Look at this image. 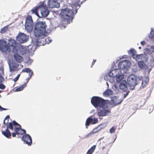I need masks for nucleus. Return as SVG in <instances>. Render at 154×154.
Segmentation results:
<instances>
[{"label":"nucleus","mask_w":154,"mask_h":154,"mask_svg":"<svg viewBox=\"0 0 154 154\" xmlns=\"http://www.w3.org/2000/svg\"><path fill=\"white\" fill-rule=\"evenodd\" d=\"M47 25L45 21H37L34 25L31 16H28L25 20V28L29 32H30L34 29V34L37 38H43L51 32L54 27H50L48 29Z\"/></svg>","instance_id":"obj_1"},{"label":"nucleus","mask_w":154,"mask_h":154,"mask_svg":"<svg viewBox=\"0 0 154 154\" xmlns=\"http://www.w3.org/2000/svg\"><path fill=\"white\" fill-rule=\"evenodd\" d=\"M74 13L73 10L66 8L61 9L60 14V17L63 23L69 24L74 19Z\"/></svg>","instance_id":"obj_2"},{"label":"nucleus","mask_w":154,"mask_h":154,"mask_svg":"<svg viewBox=\"0 0 154 154\" xmlns=\"http://www.w3.org/2000/svg\"><path fill=\"white\" fill-rule=\"evenodd\" d=\"M142 79V76H137L132 74L128 77L127 82L129 86V89L131 90L134 89L135 86L140 84Z\"/></svg>","instance_id":"obj_3"},{"label":"nucleus","mask_w":154,"mask_h":154,"mask_svg":"<svg viewBox=\"0 0 154 154\" xmlns=\"http://www.w3.org/2000/svg\"><path fill=\"white\" fill-rule=\"evenodd\" d=\"M91 102L92 104L95 107H99L103 108H106L108 106L107 101L99 97H92Z\"/></svg>","instance_id":"obj_4"},{"label":"nucleus","mask_w":154,"mask_h":154,"mask_svg":"<svg viewBox=\"0 0 154 154\" xmlns=\"http://www.w3.org/2000/svg\"><path fill=\"white\" fill-rule=\"evenodd\" d=\"M128 86L127 81L125 80H122L120 83L119 87L123 93L122 96L123 99L126 98L130 92L128 88Z\"/></svg>","instance_id":"obj_5"},{"label":"nucleus","mask_w":154,"mask_h":154,"mask_svg":"<svg viewBox=\"0 0 154 154\" xmlns=\"http://www.w3.org/2000/svg\"><path fill=\"white\" fill-rule=\"evenodd\" d=\"M112 72L117 83H120L123 80L124 75L122 74L121 71L120 69H115V71H113Z\"/></svg>","instance_id":"obj_6"},{"label":"nucleus","mask_w":154,"mask_h":154,"mask_svg":"<svg viewBox=\"0 0 154 154\" xmlns=\"http://www.w3.org/2000/svg\"><path fill=\"white\" fill-rule=\"evenodd\" d=\"M29 38L27 35L21 32L19 33L16 37L17 41L21 44L26 42L28 40Z\"/></svg>","instance_id":"obj_7"},{"label":"nucleus","mask_w":154,"mask_h":154,"mask_svg":"<svg viewBox=\"0 0 154 154\" xmlns=\"http://www.w3.org/2000/svg\"><path fill=\"white\" fill-rule=\"evenodd\" d=\"M0 50L6 53L10 52V50L6 42L3 39L0 40Z\"/></svg>","instance_id":"obj_8"},{"label":"nucleus","mask_w":154,"mask_h":154,"mask_svg":"<svg viewBox=\"0 0 154 154\" xmlns=\"http://www.w3.org/2000/svg\"><path fill=\"white\" fill-rule=\"evenodd\" d=\"M149 54L146 52V50L144 54L136 55V60L146 62L149 58Z\"/></svg>","instance_id":"obj_9"},{"label":"nucleus","mask_w":154,"mask_h":154,"mask_svg":"<svg viewBox=\"0 0 154 154\" xmlns=\"http://www.w3.org/2000/svg\"><path fill=\"white\" fill-rule=\"evenodd\" d=\"M131 63L128 60H125L120 62L118 66V69H120L121 70V69H127L131 66Z\"/></svg>","instance_id":"obj_10"},{"label":"nucleus","mask_w":154,"mask_h":154,"mask_svg":"<svg viewBox=\"0 0 154 154\" xmlns=\"http://www.w3.org/2000/svg\"><path fill=\"white\" fill-rule=\"evenodd\" d=\"M114 71H115V69H112L108 73H106L104 76V80L111 83L113 82L115 80V78L114 75H112V72Z\"/></svg>","instance_id":"obj_11"},{"label":"nucleus","mask_w":154,"mask_h":154,"mask_svg":"<svg viewBox=\"0 0 154 154\" xmlns=\"http://www.w3.org/2000/svg\"><path fill=\"white\" fill-rule=\"evenodd\" d=\"M98 121L97 118H94L93 119V116H91L87 118L86 120L85 125L86 126V128H88L90 124L94 125L97 123Z\"/></svg>","instance_id":"obj_12"},{"label":"nucleus","mask_w":154,"mask_h":154,"mask_svg":"<svg viewBox=\"0 0 154 154\" xmlns=\"http://www.w3.org/2000/svg\"><path fill=\"white\" fill-rule=\"evenodd\" d=\"M111 112L109 110L106 109H103L98 110L97 113V115L100 117V119H102V118L101 117L108 116L109 115Z\"/></svg>","instance_id":"obj_13"},{"label":"nucleus","mask_w":154,"mask_h":154,"mask_svg":"<svg viewBox=\"0 0 154 154\" xmlns=\"http://www.w3.org/2000/svg\"><path fill=\"white\" fill-rule=\"evenodd\" d=\"M21 140L27 144L28 146L31 145L32 143V139L30 136L27 134H25L21 138Z\"/></svg>","instance_id":"obj_14"},{"label":"nucleus","mask_w":154,"mask_h":154,"mask_svg":"<svg viewBox=\"0 0 154 154\" xmlns=\"http://www.w3.org/2000/svg\"><path fill=\"white\" fill-rule=\"evenodd\" d=\"M48 5L51 8L60 7V3L57 2V0H49L48 2Z\"/></svg>","instance_id":"obj_15"},{"label":"nucleus","mask_w":154,"mask_h":154,"mask_svg":"<svg viewBox=\"0 0 154 154\" xmlns=\"http://www.w3.org/2000/svg\"><path fill=\"white\" fill-rule=\"evenodd\" d=\"M46 5L44 4V6L40 8L41 15L42 17H46L49 14L50 11L46 8Z\"/></svg>","instance_id":"obj_16"},{"label":"nucleus","mask_w":154,"mask_h":154,"mask_svg":"<svg viewBox=\"0 0 154 154\" xmlns=\"http://www.w3.org/2000/svg\"><path fill=\"white\" fill-rule=\"evenodd\" d=\"M146 52L149 54V58L147 62L149 66L151 67L153 66V65L151 64L152 60L154 59V54L151 53V51L148 49H146Z\"/></svg>","instance_id":"obj_17"},{"label":"nucleus","mask_w":154,"mask_h":154,"mask_svg":"<svg viewBox=\"0 0 154 154\" xmlns=\"http://www.w3.org/2000/svg\"><path fill=\"white\" fill-rule=\"evenodd\" d=\"M9 45L12 48L13 51H17L18 47L17 46V42L16 41L13 39H9Z\"/></svg>","instance_id":"obj_18"},{"label":"nucleus","mask_w":154,"mask_h":154,"mask_svg":"<svg viewBox=\"0 0 154 154\" xmlns=\"http://www.w3.org/2000/svg\"><path fill=\"white\" fill-rule=\"evenodd\" d=\"M8 65L10 72L15 71L19 65L18 64L14 61H13L11 63H9Z\"/></svg>","instance_id":"obj_19"},{"label":"nucleus","mask_w":154,"mask_h":154,"mask_svg":"<svg viewBox=\"0 0 154 154\" xmlns=\"http://www.w3.org/2000/svg\"><path fill=\"white\" fill-rule=\"evenodd\" d=\"M138 67L141 69H146L148 68V65L146 63V62L137 61Z\"/></svg>","instance_id":"obj_20"},{"label":"nucleus","mask_w":154,"mask_h":154,"mask_svg":"<svg viewBox=\"0 0 154 154\" xmlns=\"http://www.w3.org/2000/svg\"><path fill=\"white\" fill-rule=\"evenodd\" d=\"M43 6H44V3H43L41 4L40 5H38V6H35V7L34 8H33L32 10V13L35 14L39 18H40V17L39 16V15H38V11L39 9H40L41 7H43Z\"/></svg>","instance_id":"obj_21"},{"label":"nucleus","mask_w":154,"mask_h":154,"mask_svg":"<svg viewBox=\"0 0 154 154\" xmlns=\"http://www.w3.org/2000/svg\"><path fill=\"white\" fill-rule=\"evenodd\" d=\"M106 126V124L105 123H102L99 125L97 128H95L93 130V132L94 133L98 132L99 131L103 129Z\"/></svg>","instance_id":"obj_22"},{"label":"nucleus","mask_w":154,"mask_h":154,"mask_svg":"<svg viewBox=\"0 0 154 154\" xmlns=\"http://www.w3.org/2000/svg\"><path fill=\"white\" fill-rule=\"evenodd\" d=\"M149 79V78L148 76L146 77L143 79V77L142 76V79L140 82L141 83V87L143 88L147 85L148 83Z\"/></svg>","instance_id":"obj_23"},{"label":"nucleus","mask_w":154,"mask_h":154,"mask_svg":"<svg viewBox=\"0 0 154 154\" xmlns=\"http://www.w3.org/2000/svg\"><path fill=\"white\" fill-rule=\"evenodd\" d=\"M122 98L119 99L117 98L116 97H114L112 98V101L113 103L115 104V105H117L120 104L123 101V97L122 96Z\"/></svg>","instance_id":"obj_24"},{"label":"nucleus","mask_w":154,"mask_h":154,"mask_svg":"<svg viewBox=\"0 0 154 154\" xmlns=\"http://www.w3.org/2000/svg\"><path fill=\"white\" fill-rule=\"evenodd\" d=\"M14 59L17 62L20 63L23 61V58L22 57L17 54H14Z\"/></svg>","instance_id":"obj_25"},{"label":"nucleus","mask_w":154,"mask_h":154,"mask_svg":"<svg viewBox=\"0 0 154 154\" xmlns=\"http://www.w3.org/2000/svg\"><path fill=\"white\" fill-rule=\"evenodd\" d=\"M21 127V126H20L19 127H15L14 130L15 132H17V134H19L22 135L24 134H26V130L22 129Z\"/></svg>","instance_id":"obj_26"},{"label":"nucleus","mask_w":154,"mask_h":154,"mask_svg":"<svg viewBox=\"0 0 154 154\" xmlns=\"http://www.w3.org/2000/svg\"><path fill=\"white\" fill-rule=\"evenodd\" d=\"M15 51L19 53L20 54L24 55L26 53L27 50L26 48L21 46L20 48L18 47V51Z\"/></svg>","instance_id":"obj_27"},{"label":"nucleus","mask_w":154,"mask_h":154,"mask_svg":"<svg viewBox=\"0 0 154 154\" xmlns=\"http://www.w3.org/2000/svg\"><path fill=\"white\" fill-rule=\"evenodd\" d=\"M2 134L7 138H9L11 136V134L8 129H6L5 131H2Z\"/></svg>","instance_id":"obj_28"},{"label":"nucleus","mask_w":154,"mask_h":154,"mask_svg":"<svg viewBox=\"0 0 154 154\" xmlns=\"http://www.w3.org/2000/svg\"><path fill=\"white\" fill-rule=\"evenodd\" d=\"M112 94V91L110 89L106 90V91L103 93L104 96H107L111 95Z\"/></svg>","instance_id":"obj_29"},{"label":"nucleus","mask_w":154,"mask_h":154,"mask_svg":"<svg viewBox=\"0 0 154 154\" xmlns=\"http://www.w3.org/2000/svg\"><path fill=\"white\" fill-rule=\"evenodd\" d=\"M96 146L94 145L92 146L88 151L86 154H92L96 148Z\"/></svg>","instance_id":"obj_30"},{"label":"nucleus","mask_w":154,"mask_h":154,"mask_svg":"<svg viewBox=\"0 0 154 154\" xmlns=\"http://www.w3.org/2000/svg\"><path fill=\"white\" fill-rule=\"evenodd\" d=\"M26 83H24L22 86L17 88L14 91L15 92H18L22 91L26 87Z\"/></svg>","instance_id":"obj_31"},{"label":"nucleus","mask_w":154,"mask_h":154,"mask_svg":"<svg viewBox=\"0 0 154 154\" xmlns=\"http://www.w3.org/2000/svg\"><path fill=\"white\" fill-rule=\"evenodd\" d=\"M7 123L6 124L7 129L9 128L10 129L13 130L14 129L13 125H12L11 122H10L8 123V120L7 121Z\"/></svg>","instance_id":"obj_32"},{"label":"nucleus","mask_w":154,"mask_h":154,"mask_svg":"<svg viewBox=\"0 0 154 154\" xmlns=\"http://www.w3.org/2000/svg\"><path fill=\"white\" fill-rule=\"evenodd\" d=\"M128 52L129 55L133 56L136 53V52L134 49H131L128 51Z\"/></svg>","instance_id":"obj_33"},{"label":"nucleus","mask_w":154,"mask_h":154,"mask_svg":"<svg viewBox=\"0 0 154 154\" xmlns=\"http://www.w3.org/2000/svg\"><path fill=\"white\" fill-rule=\"evenodd\" d=\"M26 63L28 65H30L33 60L31 59L29 57H27L26 58Z\"/></svg>","instance_id":"obj_34"},{"label":"nucleus","mask_w":154,"mask_h":154,"mask_svg":"<svg viewBox=\"0 0 154 154\" xmlns=\"http://www.w3.org/2000/svg\"><path fill=\"white\" fill-rule=\"evenodd\" d=\"M149 37L150 38H154V29H151L150 34L149 35Z\"/></svg>","instance_id":"obj_35"},{"label":"nucleus","mask_w":154,"mask_h":154,"mask_svg":"<svg viewBox=\"0 0 154 154\" xmlns=\"http://www.w3.org/2000/svg\"><path fill=\"white\" fill-rule=\"evenodd\" d=\"M32 70L29 68H26L22 69V72H26L27 73H30Z\"/></svg>","instance_id":"obj_36"},{"label":"nucleus","mask_w":154,"mask_h":154,"mask_svg":"<svg viewBox=\"0 0 154 154\" xmlns=\"http://www.w3.org/2000/svg\"><path fill=\"white\" fill-rule=\"evenodd\" d=\"M8 29V26H6L2 28L1 31V33H5L6 30Z\"/></svg>","instance_id":"obj_37"},{"label":"nucleus","mask_w":154,"mask_h":154,"mask_svg":"<svg viewBox=\"0 0 154 154\" xmlns=\"http://www.w3.org/2000/svg\"><path fill=\"white\" fill-rule=\"evenodd\" d=\"M112 88L116 92L119 91V88L116 85H113L112 87Z\"/></svg>","instance_id":"obj_38"},{"label":"nucleus","mask_w":154,"mask_h":154,"mask_svg":"<svg viewBox=\"0 0 154 154\" xmlns=\"http://www.w3.org/2000/svg\"><path fill=\"white\" fill-rule=\"evenodd\" d=\"M45 40L46 42V43L47 44H49L50 42H51L52 41V40L50 37L47 38H46L45 39Z\"/></svg>","instance_id":"obj_39"},{"label":"nucleus","mask_w":154,"mask_h":154,"mask_svg":"<svg viewBox=\"0 0 154 154\" xmlns=\"http://www.w3.org/2000/svg\"><path fill=\"white\" fill-rule=\"evenodd\" d=\"M12 125L14 126H20V125L17 122H16L14 120L13 121V122H12Z\"/></svg>","instance_id":"obj_40"},{"label":"nucleus","mask_w":154,"mask_h":154,"mask_svg":"<svg viewBox=\"0 0 154 154\" xmlns=\"http://www.w3.org/2000/svg\"><path fill=\"white\" fill-rule=\"evenodd\" d=\"M40 39H36L35 40V42H36V44L38 46H39L40 45H42V44H40L39 43V42L40 41H39Z\"/></svg>","instance_id":"obj_41"},{"label":"nucleus","mask_w":154,"mask_h":154,"mask_svg":"<svg viewBox=\"0 0 154 154\" xmlns=\"http://www.w3.org/2000/svg\"><path fill=\"white\" fill-rule=\"evenodd\" d=\"M10 118V116H9V115H8V116H7L5 118L4 121H3V124H4V125H5L6 124L5 123V121L7 119V120H8V119Z\"/></svg>","instance_id":"obj_42"},{"label":"nucleus","mask_w":154,"mask_h":154,"mask_svg":"<svg viewBox=\"0 0 154 154\" xmlns=\"http://www.w3.org/2000/svg\"><path fill=\"white\" fill-rule=\"evenodd\" d=\"M5 88V86L3 84H0V88L2 89H4Z\"/></svg>","instance_id":"obj_43"},{"label":"nucleus","mask_w":154,"mask_h":154,"mask_svg":"<svg viewBox=\"0 0 154 154\" xmlns=\"http://www.w3.org/2000/svg\"><path fill=\"white\" fill-rule=\"evenodd\" d=\"M115 131V129L113 127H112L110 129V132L111 133H112L114 132Z\"/></svg>","instance_id":"obj_44"},{"label":"nucleus","mask_w":154,"mask_h":154,"mask_svg":"<svg viewBox=\"0 0 154 154\" xmlns=\"http://www.w3.org/2000/svg\"><path fill=\"white\" fill-rule=\"evenodd\" d=\"M7 109L3 108L0 105V111H2L3 110H7Z\"/></svg>","instance_id":"obj_45"},{"label":"nucleus","mask_w":154,"mask_h":154,"mask_svg":"<svg viewBox=\"0 0 154 154\" xmlns=\"http://www.w3.org/2000/svg\"><path fill=\"white\" fill-rule=\"evenodd\" d=\"M17 134V132H15V133L13 132L12 133V136L13 137H15Z\"/></svg>","instance_id":"obj_46"},{"label":"nucleus","mask_w":154,"mask_h":154,"mask_svg":"<svg viewBox=\"0 0 154 154\" xmlns=\"http://www.w3.org/2000/svg\"><path fill=\"white\" fill-rule=\"evenodd\" d=\"M141 44L142 45H144L146 44V42L145 41H143L140 42Z\"/></svg>","instance_id":"obj_47"},{"label":"nucleus","mask_w":154,"mask_h":154,"mask_svg":"<svg viewBox=\"0 0 154 154\" xmlns=\"http://www.w3.org/2000/svg\"><path fill=\"white\" fill-rule=\"evenodd\" d=\"M93 133H93V131L92 132H91L87 135V137L90 136Z\"/></svg>","instance_id":"obj_48"},{"label":"nucleus","mask_w":154,"mask_h":154,"mask_svg":"<svg viewBox=\"0 0 154 154\" xmlns=\"http://www.w3.org/2000/svg\"><path fill=\"white\" fill-rule=\"evenodd\" d=\"M29 77L30 78H31V76H32V74H33V72L32 71H32L30 72V73H29Z\"/></svg>","instance_id":"obj_49"},{"label":"nucleus","mask_w":154,"mask_h":154,"mask_svg":"<svg viewBox=\"0 0 154 154\" xmlns=\"http://www.w3.org/2000/svg\"><path fill=\"white\" fill-rule=\"evenodd\" d=\"M96 61V60H93V61L92 63L91 66V67H92V66H93L94 65V64Z\"/></svg>","instance_id":"obj_50"},{"label":"nucleus","mask_w":154,"mask_h":154,"mask_svg":"<svg viewBox=\"0 0 154 154\" xmlns=\"http://www.w3.org/2000/svg\"><path fill=\"white\" fill-rule=\"evenodd\" d=\"M31 78H30V77H28V78L27 79H26V83H26V84L28 82V81H29V80Z\"/></svg>","instance_id":"obj_51"},{"label":"nucleus","mask_w":154,"mask_h":154,"mask_svg":"<svg viewBox=\"0 0 154 154\" xmlns=\"http://www.w3.org/2000/svg\"><path fill=\"white\" fill-rule=\"evenodd\" d=\"M18 80V79L16 77L15 79H13V80H14L15 82H17Z\"/></svg>","instance_id":"obj_52"},{"label":"nucleus","mask_w":154,"mask_h":154,"mask_svg":"<svg viewBox=\"0 0 154 154\" xmlns=\"http://www.w3.org/2000/svg\"><path fill=\"white\" fill-rule=\"evenodd\" d=\"M95 110L94 109H92L91 112V113H94V112H95Z\"/></svg>","instance_id":"obj_53"},{"label":"nucleus","mask_w":154,"mask_h":154,"mask_svg":"<svg viewBox=\"0 0 154 154\" xmlns=\"http://www.w3.org/2000/svg\"><path fill=\"white\" fill-rule=\"evenodd\" d=\"M115 65V62L114 61L113 63V64L112 65V67L113 68V67Z\"/></svg>","instance_id":"obj_54"},{"label":"nucleus","mask_w":154,"mask_h":154,"mask_svg":"<svg viewBox=\"0 0 154 154\" xmlns=\"http://www.w3.org/2000/svg\"><path fill=\"white\" fill-rule=\"evenodd\" d=\"M20 74H19L16 77L18 79V80L20 77Z\"/></svg>","instance_id":"obj_55"},{"label":"nucleus","mask_w":154,"mask_h":154,"mask_svg":"<svg viewBox=\"0 0 154 154\" xmlns=\"http://www.w3.org/2000/svg\"><path fill=\"white\" fill-rule=\"evenodd\" d=\"M20 74H19L16 77L18 79V80L20 77Z\"/></svg>","instance_id":"obj_56"},{"label":"nucleus","mask_w":154,"mask_h":154,"mask_svg":"<svg viewBox=\"0 0 154 154\" xmlns=\"http://www.w3.org/2000/svg\"><path fill=\"white\" fill-rule=\"evenodd\" d=\"M20 74H19L16 77L18 79V80L20 77Z\"/></svg>","instance_id":"obj_57"},{"label":"nucleus","mask_w":154,"mask_h":154,"mask_svg":"<svg viewBox=\"0 0 154 154\" xmlns=\"http://www.w3.org/2000/svg\"><path fill=\"white\" fill-rule=\"evenodd\" d=\"M126 56L125 55L123 56H122V58H126Z\"/></svg>","instance_id":"obj_58"},{"label":"nucleus","mask_w":154,"mask_h":154,"mask_svg":"<svg viewBox=\"0 0 154 154\" xmlns=\"http://www.w3.org/2000/svg\"><path fill=\"white\" fill-rule=\"evenodd\" d=\"M2 77L1 76H0V82H2Z\"/></svg>","instance_id":"obj_59"},{"label":"nucleus","mask_w":154,"mask_h":154,"mask_svg":"<svg viewBox=\"0 0 154 154\" xmlns=\"http://www.w3.org/2000/svg\"><path fill=\"white\" fill-rule=\"evenodd\" d=\"M138 48L139 49H140L141 48V47H139Z\"/></svg>","instance_id":"obj_60"},{"label":"nucleus","mask_w":154,"mask_h":154,"mask_svg":"<svg viewBox=\"0 0 154 154\" xmlns=\"http://www.w3.org/2000/svg\"><path fill=\"white\" fill-rule=\"evenodd\" d=\"M106 83L107 85L108 86V83L106 82Z\"/></svg>","instance_id":"obj_61"},{"label":"nucleus","mask_w":154,"mask_h":154,"mask_svg":"<svg viewBox=\"0 0 154 154\" xmlns=\"http://www.w3.org/2000/svg\"><path fill=\"white\" fill-rule=\"evenodd\" d=\"M151 70V69L149 70V72Z\"/></svg>","instance_id":"obj_62"},{"label":"nucleus","mask_w":154,"mask_h":154,"mask_svg":"<svg viewBox=\"0 0 154 154\" xmlns=\"http://www.w3.org/2000/svg\"><path fill=\"white\" fill-rule=\"evenodd\" d=\"M61 2H63L64 0H60Z\"/></svg>","instance_id":"obj_63"},{"label":"nucleus","mask_w":154,"mask_h":154,"mask_svg":"<svg viewBox=\"0 0 154 154\" xmlns=\"http://www.w3.org/2000/svg\"><path fill=\"white\" fill-rule=\"evenodd\" d=\"M0 97H1V95L0 94Z\"/></svg>","instance_id":"obj_64"}]
</instances>
